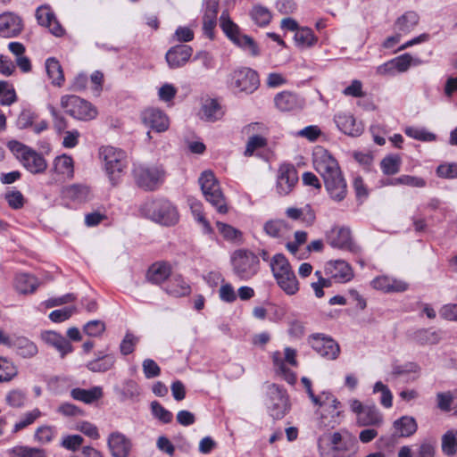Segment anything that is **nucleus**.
I'll return each instance as SVG.
<instances>
[{"mask_svg":"<svg viewBox=\"0 0 457 457\" xmlns=\"http://www.w3.org/2000/svg\"><path fill=\"white\" fill-rule=\"evenodd\" d=\"M324 273L337 283H345L353 278L352 267L344 260H333L325 264Z\"/></svg>","mask_w":457,"mask_h":457,"instance_id":"f3484780","label":"nucleus"},{"mask_svg":"<svg viewBox=\"0 0 457 457\" xmlns=\"http://www.w3.org/2000/svg\"><path fill=\"white\" fill-rule=\"evenodd\" d=\"M193 49L187 45H178L170 47L166 53L165 58L170 69L184 66L190 59Z\"/></svg>","mask_w":457,"mask_h":457,"instance_id":"5701e85b","label":"nucleus"},{"mask_svg":"<svg viewBox=\"0 0 457 457\" xmlns=\"http://www.w3.org/2000/svg\"><path fill=\"white\" fill-rule=\"evenodd\" d=\"M312 348L321 357L328 360H336L340 353L338 344L330 337L324 334H316L310 337Z\"/></svg>","mask_w":457,"mask_h":457,"instance_id":"ddd939ff","label":"nucleus"},{"mask_svg":"<svg viewBox=\"0 0 457 457\" xmlns=\"http://www.w3.org/2000/svg\"><path fill=\"white\" fill-rule=\"evenodd\" d=\"M71 395L74 400L88 404L99 400L103 396V388L99 386H93L90 389L73 388L71 391Z\"/></svg>","mask_w":457,"mask_h":457,"instance_id":"f704fd0d","label":"nucleus"},{"mask_svg":"<svg viewBox=\"0 0 457 457\" xmlns=\"http://www.w3.org/2000/svg\"><path fill=\"white\" fill-rule=\"evenodd\" d=\"M151 412L152 415L163 424L171 422L173 415L172 413L165 409L160 403L154 401L151 403Z\"/></svg>","mask_w":457,"mask_h":457,"instance_id":"5fc2aeb1","label":"nucleus"},{"mask_svg":"<svg viewBox=\"0 0 457 457\" xmlns=\"http://www.w3.org/2000/svg\"><path fill=\"white\" fill-rule=\"evenodd\" d=\"M134 176L139 187L154 191L163 183L165 171L162 166L138 165L134 169Z\"/></svg>","mask_w":457,"mask_h":457,"instance_id":"1a4fd4ad","label":"nucleus"},{"mask_svg":"<svg viewBox=\"0 0 457 457\" xmlns=\"http://www.w3.org/2000/svg\"><path fill=\"white\" fill-rule=\"evenodd\" d=\"M188 204L195 220L203 226L204 231L207 234L212 233V228L204 215L202 203L195 198H190Z\"/></svg>","mask_w":457,"mask_h":457,"instance_id":"a18cd8bd","label":"nucleus"},{"mask_svg":"<svg viewBox=\"0 0 457 457\" xmlns=\"http://www.w3.org/2000/svg\"><path fill=\"white\" fill-rule=\"evenodd\" d=\"M68 197L82 202L85 201L89 195V188L83 185H72L66 189Z\"/></svg>","mask_w":457,"mask_h":457,"instance_id":"bf43d9fd","label":"nucleus"},{"mask_svg":"<svg viewBox=\"0 0 457 457\" xmlns=\"http://www.w3.org/2000/svg\"><path fill=\"white\" fill-rule=\"evenodd\" d=\"M42 339L47 345L54 347L62 357L72 351L71 343L64 337L54 331H46L43 333Z\"/></svg>","mask_w":457,"mask_h":457,"instance_id":"c756f323","label":"nucleus"},{"mask_svg":"<svg viewBox=\"0 0 457 457\" xmlns=\"http://www.w3.org/2000/svg\"><path fill=\"white\" fill-rule=\"evenodd\" d=\"M37 118V115L35 112L30 109H23L17 118V127L21 129L32 127Z\"/></svg>","mask_w":457,"mask_h":457,"instance_id":"4d7b16f0","label":"nucleus"},{"mask_svg":"<svg viewBox=\"0 0 457 457\" xmlns=\"http://www.w3.org/2000/svg\"><path fill=\"white\" fill-rule=\"evenodd\" d=\"M298 181L297 171L291 164L279 167L277 175L276 191L280 195H288Z\"/></svg>","mask_w":457,"mask_h":457,"instance_id":"2eb2a0df","label":"nucleus"},{"mask_svg":"<svg viewBox=\"0 0 457 457\" xmlns=\"http://www.w3.org/2000/svg\"><path fill=\"white\" fill-rule=\"evenodd\" d=\"M83 442L84 439L79 435H67L62 436L60 445L66 450L76 452Z\"/></svg>","mask_w":457,"mask_h":457,"instance_id":"680f3d73","label":"nucleus"},{"mask_svg":"<svg viewBox=\"0 0 457 457\" xmlns=\"http://www.w3.org/2000/svg\"><path fill=\"white\" fill-rule=\"evenodd\" d=\"M330 396L337 402V403H331L327 404L315 405L323 409V411L320 413V420L318 423V425L322 428H334L340 422L339 419L342 412L338 409L341 406V403L331 393Z\"/></svg>","mask_w":457,"mask_h":457,"instance_id":"6ab92c4d","label":"nucleus"},{"mask_svg":"<svg viewBox=\"0 0 457 457\" xmlns=\"http://www.w3.org/2000/svg\"><path fill=\"white\" fill-rule=\"evenodd\" d=\"M290 229V226L284 220H270L263 225L265 234L273 238L284 237Z\"/></svg>","mask_w":457,"mask_h":457,"instance_id":"c9c22d12","label":"nucleus"},{"mask_svg":"<svg viewBox=\"0 0 457 457\" xmlns=\"http://www.w3.org/2000/svg\"><path fill=\"white\" fill-rule=\"evenodd\" d=\"M145 211L151 220L164 226L175 225L179 219L176 206L167 199H156L145 204Z\"/></svg>","mask_w":457,"mask_h":457,"instance_id":"39448f33","label":"nucleus"},{"mask_svg":"<svg viewBox=\"0 0 457 457\" xmlns=\"http://www.w3.org/2000/svg\"><path fill=\"white\" fill-rule=\"evenodd\" d=\"M40 415H41V412L38 409H34L31 411L26 412L21 417L20 421L15 423V425L13 427V432L16 433V432L25 428L29 425L32 424L38 417H40Z\"/></svg>","mask_w":457,"mask_h":457,"instance_id":"0e129e2a","label":"nucleus"},{"mask_svg":"<svg viewBox=\"0 0 457 457\" xmlns=\"http://www.w3.org/2000/svg\"><path fill=\"white\" fill-rule=\"evenodd\" d=\"M23 29L22 20L12 12L0 14V37L9 38L18 36Z\"/></svg>","mask_w":457,"mask_h":457,"instance_id":"aec40b11","label":"nucleus"},{"mask_svg":"<svg viewBox=\"0 0 457 457\" xmlns=\"http://www.w3.org/2000/svg\"><path fill=\"white\" fill-rule=\"evenodd\" d=\"M312 163L315 170L322 179L341 170L337 161L322 146H316L314 148Z\"/></svg>","mask_w":457,"mask_h":457,"instance_id":"9b49d317","label":"nucleus"},{"mask_svg":"<svg viewBox=\"0 0 457 457\" xmlns=\"http://www.w3.org/2000/svg\"><path fill=\"white\" fill-rule=\"evenodd\" d=\"M35 15L38 25L47 28L54 36L60 37L65 34V29L49 5L44 4L37 7Z\"/></svg>","mask_w":457,"mask_h":457,"instance_id":"4468645a","label":"nucleus"},{"mask_svg":"<svg viewBox=\"0 0 457 457\" xmlns=\"http://www.w3.org/2000/svg\"><path fill=\"white\" fill-rule=\"evenodd\" d=\"M12 347L23 358H31L38 352L37 345L32 341L22 337L14 338Z\"/></svg>","mask_w":457,"mask_h":457,"instance_id":"79ce46f5","label":"nucleus"},{"mask_svg":"<svg viewBox=\"0 0 457 457\" xmlns=\"http://www.w3.org/2000/svg\"><path fill=\"white\" fill-rule=\"evenodd\" d=\"M295 43L297 47L310 48L318 41V37L313 31L307 27H300L294 36Z\"/></svg>","mask_w":457,"mask_h":457,"instance_id":"58836bf2","label":"nucleus"},{"mask_svg":"<svg viewBox=\"0 0 457 457\" xmlns=\"http://www.w3.org/2000/svg\"><path fill=\"white\" fill-rule=\"evenodd\" d=\"M231 265L233 273L240 280L247 281L258 273L260 261L253 252L240 249L231 255Z\"/></svg>","mask_w":457,"mask_h":457,"instance_id":"7ed1b4c3","label":"nucleus"},{"mask_svg":"<svg viewBox=\"0 0 457 457\" xmlns=\"http://www.w3.org/2000/svg\"><path fill=\"white\" fill-rule=\"evenodd\" d=\"M267 407L270 415L275 419H281L287 412L288 398L286 392L276 384L268 386Z\"/></svg>","mask_w":457,"mask_h":457,"instance_id":"f8f14e48","label":"nucleus"},{"mask_svg":"<svg viewBox=\"0 0 457 457\" xmlns=\"http://www.w3.org/2000/svg\"><path fill=\"white\" fill-rule=\"evenodd\" d=\"M436 175L439 178L446 179H453L457 178V163L448 162L440 164L436 168Z\"/></svg>","mask_w":457,"mask_h":457,"instance_id":"69168bd1","label":"nucleus"},{"mask_svg":"<svg viewBox=\"0 0 457 457\" xmlns=\"http://www.w3.org/2000/svg\"><path fill=\"white\" fill-rule=\"evenodd\" d=\"M27 400L26 393L21 389H13L7 393L5 401L12 408H21Z\"/></svg>","mask_w":457,"mask_h":457,"instance_id":"6e6d98bb","label":"nucleus"},{"mask_svg":"<svg viewBox=\"0 0 457 457\" xmlns=\"http://www.w3.org/2000/svg\"><path fill=\"white\" fill-rule=\"evenodd\" d=\"M383 415L374 405H366L356 419L360 427H379L383 424Z\"/></svg>","mask_w":457,"mask_h":457,"instance_id":"bb28decb","label":"nucleus"},{"mask_svg":"<svg viewBox=\"0 0 457 457\" xmlns=\"http://www.w3.org/2000/svg\"><path fill=\"white\" fill-rule=\"evenodd\" d=\"M250 16L253 22L260 27L267 26L270 22L272 17L270 11L261 4L253 6L250 11Z\"/></svg>","mask_w":457,"mask_h":457,"instance_id":"49530a36","label":"nucleus"},{"mask_svg":"<svg viewBox=\"0 0 457 457\" xmlns=\"http://www.w3.org/2000/svg\"><path fill=\"white\" fill-rule=\"evenodd\" d=\"M61 106L71 117L80 120H91L97 115V111L89 102L77 96H63Z\"/></svg>","mask_w":457,"mask_h":457,"instance_id":"9d476101","label":"nucleus"},{"mask_svg":"<svg viewBox=\"0 0 457 457\" xmlns=\"http://www.w3.org/2000/svg\"><path fill=\"white\" fill-rule=\"evenodd\" d=\"M401 164L402 160L398 154H390L382 159L380 168L385 175H395L400 171Z\"/></svg>","mask_w":457,"mask_h":457,"instance_id":"de8ad7c7","label":"nucleus"},{"mask_svg":"<svg viewBox=\"0 0 457 457\" xmlns=\"http://www.w3.org/2000/svg\"><path fill=\"white\" fill-rule=\"evenodd\" d=\"M228 86L235 94H253L260 86L259 75L251 68H237L229 74Z\"/></svg>","mask_w":457,"mask_h":457,"instance_id":"423d86ee","label":"nucleus"},{"mask_svg":"<svg viewBox=\"0 0 457 457\" xmlns=\"http://www.w3.org/2000/svg\"><path fill=\"white\" fill-rule=\"evenodd\" d=\"M328 243L334 248L356 252L357 246L353 244L351 231L345 227H334L327 233Z\"/></svg>","mask_w":457,"mask_h":457,"instance_id":"dca6fc26","label":"nucleus"},{"mask_svg":"<svg viewBox=\"0 0 457 457\" xmlns=\"http://www.w3.org/2000/svg\"><path fill=\"white\" fill-rule=\"evenodd\" d=\"M194 39V31L186 26H179L176 29L171 37L172 42L187 43Z\"/></svg>","mask_w":457,"mask_h":457,"instance_id":"338daca9","label":"nucleus"},{"mask_svg":"<svg viewBox=\"0 0 457 457\" xmlns=\"http://www.w3.org/2000/svg\"><path fill=\"white\" fill-rule=\"evenodd\" d=\"M274 103L276 107L281 112H291L301 109L304 104L303 100L297 95L289 91H283L277 94L274 97Z\"/></svg>","mask_w":457,"mask_h":457,"instance_id":"a878e982","label":"nucleus"},{"mask_svg":"<svg viewBox=\"0 0 457 457\" xmlns=\"http://www.w3.org/2000/svg\"><path fill=\"white\" fill-rule=\"evenodd\" d=\"M395 71L399 72L406 71L411 64L417 65L420 62L413 59L409 54H402L392 60Z\"/></svg>","mask_w":457,"mask_h":457,"instance_id":"13d9d810","label":"nucleus"},{"mask_svg":"<svg viewBox=\"0 0 457 457\" xmlns=\"http://www.w3.org/2000/svg\"><path fill=\"white\" fill-rule=\"evenodd\" d=\"M436 445V441L429 439L423 440L413 453V457H434Z\"/></svg>","mask_w":457,"mask_h":457,"instance_id":"052dcab7","label":"nucleus"},{"mask_svg":"<svg viewBox=\"0 0 457 457\" xmlns=\"http://www.w3.org/2000/svg\"><path fill=\"white\" fill-rule=\"evenodd\" d=\"M404 133L416 140L423 141V142H432L435 141L436 136L423 128L417 127H406L404 129Z\"/></svg>","mask_w":457,"mask_h":457,"instance_id":"3c124183","label":"nucleus"},{"mask_svg":"<svg viewBox=\"0 0 457 457\" xmlns=\"http://www.w3.org/2000/svg\"><path fill=\"white\" fill-rule=\"evenodd\" d=\"M270 266L275 279L292 270L288 260L282 253L275 254L270 261Z\"/></svg>","mask_w":457,"mask_h":457,"instance_id":"37998d69","label":"nucleus"},{"mask_svg":"<svg viewBox=\"0 0 457 457\" xmlns=\"http://www.w3.org/2000/svg\"><path fill=\"white\" fill-rule=\"evenodd\" d=\"M116 361L112 353H97V357L87 363V368L92 372H106L112 370Z\"/></svg>","mask_w":457,"mask_h":457,"instance_id":"72a5a7b5","label":"nucleus"},{"mask_svg":"<svg viewBox=\"0 0 457 457\" xmlns=\"http://www.w3.org/2000/svg\"><path fill=\"white\" fill-rule=\"evenodd\" d=\"M297 351L291 347H285L284 352L275 351L271 353V360L274 371L277 375L282 377L288 384L294 385L296 381V376L289 366L297 367Z\"/></svg>","mask_w":457,"mask_h":457,"instance_id":"0eeeda50","label":"nucleus"},{"mask_svg":"<svg viewBox=\"0 0 457 457\" xmlns=\"http://www.w3.org/2000/svg\"><path fill=\"white\" fill-rule=\"evenodd\" d=\"M54 170L64 178L71 179L74 174V162L71 156L62 154L54 159Z\"/></svg>","mask_w":457,"mask_h":457,"instance_id":"c03bdc74","label":"nucleus"},{"mask_svg":"<svg viewBox=\"0 0 457 457\" xmlns=\"http://www.w3.org/2000/svg\"><path fill=\"white\" fill-rule=\"evenodd\" d=\"M278 287L288 295H295L299 290V284L294 270L276 278Z\"/></svg>","mask_w":457,"mask_h":457,"instance_id":"a19ab883","label":"nucleus"},{"mask_svg":"<svg viewBox=\"0 0 457 457\" xmlns=\"http://www.w3.org/2000/svg\"><path fill=\"white\" fill-rule=\"evenodd\" d=\"M107 445L112 457H129L132 447L131 441L118 431L109 435Z\"/></svg>","mask_w":457,"mask_h":457,"instance_id":"4be33fe9","label":"nucleus"},{"mask_svg":"<svg viewBox=\"0 0 457 457\" xmlns=\"http://www.w3.org/2000/svg\"><path fill=\"white\" fill-rule=\"evenodd\" d=\"M9 452L14 457H46L44 450L36 447L19 445L12 447Z\"/></svg>","mask_w":457,"mask_h":457,"instance_id":"8fccbe9b","label":"nucleus"},{"mask_svg":"<svg viewBox=\"0 0 457 457\" xmlns=\"http://www.w3.org/2000/svg\"><path fill=\"white\" fill-rule=\"evenodd\" d=\"M371 287L384 293H401L408 289V284L390 276H378L371 281Z\"/></svg>","mask_w":457,"mask_h":457,"instance_id":"b1692460","label":"nucleus"},{"mask_svg":"<svg viewBox=\"0 0 457 457\" xmlns=\"http://www.w3.org/2000/svg\"><path fill=\"white\" fill-rule=\"evenodd\" d=\"M7 147L29 172L37 174L46 170L47 164L45 158L31 147L17 140L9 141Z\"/></svg>","mask_w":457,"mask_h":457,"instance_id":"f03ea898","label":"nucleus"},{"mask_svg":"<svg viewBox=\"0 0 457 457\" xmlns=\"http://www.w3.org/2000/svg\"><path fill=\"white\" fill-rule=\"evenodd\" d=\"M143 123L156 132H163L169 128V119L166 114L155 108H148L141 114Z\"/></svg>","mask_w":457,"mask_h":457,"instance_id":"412c9836","label":"nucleus"},{"mask_svg":"<svg viewBox=\"0 0 457 457\" xmlns=\"http://www.w3.org/2000/svg\"><path fill=\"white\" fill-rule=\"evenodd\" d=\"M380 393L381 396L379 402L385 408H390L393 404V395L386 385L381 381L375 383L373 386V394Z\"/></svg>","mask_w":457,"mask_h":457,"instance_id":"864d4df0","label":"nucleus"},{"mask_svg":"<svg viewBox=\"0 0 457 457\" xmlns=\"http://www.w3.org/2000/svg\"><path fill=\"white\" fill-rule=\"evenodd\" d=\"M105 330V324L99 320H90L83 327V331L88 337H100Z\"/></svg>","mask_w":457,"mask_h":457,"instance_id":"e2e57ef3","label":"nucleus"},{"mask_svg":"<svg viewBox=\"0 0 457 457\" xmlns=\"http://www.w3.org/2000/svg\"><path fill=\"white\" fill-rule=\"evenodd\" d=\"M224 112L217 100L206 98L203 101L200 117L208 122H214L223 117Z\"/></svg>","mask_w":457,"mask_h":457,"instance_id":"cd10ccee","label":"nucleus"},{"mask_svg":"<svg viewBox=\"0 0 457 457\" xmlns=\"http://www.w3.org/2000/svg\"><path fill=\"white\" fill-rule=\"evenodd\" d=\"M37 278L28 273H18L14 278V287L21 294H31L38 287Z\"/></svg>","mask_w":457,"mask_h":457,"instance_id":"473e14b6","label":"nucleus"},{"mask_svg":"<svg viewBox=\"0 0 457 457\" xmlns=\"http://www.w3.org/2000/svg\"><path fill=\"white\" fill-rule=\"evenodd\" d=\"M46 70L53 85L61 87L63 84L64 75L62 68L57 59L54 57L46 59Z\"/></svg>","mask_w":457,"mask_h":457,"instance_id":"4c0bfd02","label":"nucleus"},{"mask_svg":"<svg viewBox=\"0 0 457 457\" xmlns=\"http://www.w3.org/2000/svg\"><path fill=\"white\" fill-rule=\"evenodd\" d=\"M395 434L398 436H411L418 428L415 419L411 416H403L393 423Z\"/></svg>","mask_w":457,"mask_h":457,"instance_id":"2f4dec72","label":"nucleus"},{"mask_svg":"<svg viewBox=\"0 0 457 457\" xmlns=\"http://www.w3.org/2000/svg\"><path fill=\"white\" fill-rule=\"evenodd\" d=\"M165 290L174 297L186 296L191 292L189 284L181 276H174L168 283Z\"/></svg>","mask_w":457,"mask_h":457,"instance_id":"e433bc0d","label":"nucleus"},{"mask_svg":"<svg viewBox=\"0 0 457 457\" xmlns=\"http://www.w3.org/2000/svg\"><path fill=\"white\" fill-rule=\"evenodd\" d=\"M323 181L325 188L333 201L341 202L345 198L347 185L341 170L323 178Z\"/></svg>","mask_w":457,"mask_h":457,"instance_id":"a211bd4d","label":"nucleus"},{"mask_svg":"<svg viewBox=\"0 0 457 457\" xmlns=\"http://www.w3.org/2000/svg\"><path fill=\"white\" fill-rule=\"evenodd\" d=\"M418 22L419 15L415 12L409 11L396 20L395 26L397 31L406 34L411 32Z\"/></svg>","mask_w":457,"mask_h":457,"instance_id":"ea45409f","label":"nucleus"},{"mask_svg":"<svg viewBox=\"0 0 457 457\" xmlns=\"http://www.w3.org/2000/svg\"><path fill=\"white\" fill-rule=\"evenodd\" d=\"M334 120L338 129L346 135L356 137L363 130L361 123L356 122L351 113L339 112L335 115Z\"/></svg>","mask_w":457,"mask_h":457,"instance_id":"393cba45","label":"nucleus"},{"mask_svg":"<svg viewBox=\"0 0 457 457\" xmlns=\"http://www.w3.org/2000/svg\"><path fill=\"white\" fill-rule=\"evenodd\" d=\"M76 312V307L68 306L62 309L54 310L49 314V319L54 322H62L70 319Z\"/></svg>","mask_w":457,"mask_h":457,"instance_id":"774afa93","label":"nucleus"},{"mask_svg":"<svg viewBox=\"0 0 457 457\" xmlns=\"http://www.w3.org/2000/svg\"><path fill=\"white\" fill-rule=\"evenodd\" d=\"M220 27L225 35L238 47L249 53L253 56L259 54V49L254 40L242 34L239 27L223 12L220 16Z\"/></svg>","mask_w":457,"mask_h":457,"instance_id":"6e6552de","label":"nucleus"},{"mask_svg":"<svg viewBox=\"0 0 457 457\" xmlns=\"http://www.w3.org/2000/svg\"><path fill=\"white\" fill-rule=\"evenodd\" d=\"M442 451L447 456H452L457 452V431L448 430L442 436Z\"/></svg>","mask_w":457,"mask_h":457,"instance_id":"09e8293b","label":"nucleus"},{"mask_svg":"<svg viewBox=\"0 0 457 457\" xmlns=\"http://www.w3.org/2000/svg\"><path fill=\"white\" fill-rule=\"evenodd\" d=\"M441 329L420 328L414 332L413 340L420 345H436L443 339Z\"/></svg>","mask_w":457,"mask_h":457,"instance_id":"7c9ffc66","label":"nucleus"},{"mask_svg":"<svg viewBox=\"0 0 457 457\" xmlns=\"http://www.w3.org/2000/svg\"><path fill=\"white\" fill-rule=\"evenodd\" d=\"M16 366L9 360L0 357V382H9L17 376Z\"/></svg>","mask_w":457,"mask_h":457,"instance_id":"603ef678","label":"nucleus"},{"mask_svg":"<svg viewBox=\"0 0 457 457\" xmlns=\"http://www.w3.org/2000/svg\"><path fill=\"white\" fill-rule=\"evenodd\" d=\"M170 273L171 267L168 262H157L149 267L146 278L153 284H161L170 277Z\"/></svg>","mask_w":457,"mask_h":457,"instance_id":"c85d7f7f","label":"nucleus"},{"mask_svg":"<svg viewBox=\"0 0 457 457\" xmlns=\"http://www.w3.org/2000/svg\"><path fill=\"white\" fill-rule=\"evenodd\" d=\"M99 158L110 182L115 185L127 168V154L121 149L105 145L99 149Z\"/></svg>","mask_w":457,"mask_h":457,"instance_id":"f257e3e1","label":"nucleus"},{"mask_svg":"<svg viewBox=\"0 0 457 457\" xmlns=\"http://www.w3.org/2000/svg\"><path fill=\"white\" fill-rule=\"evenodd\" d=\"M198 181L206 201L209 202L218 212L222 214L226 213L228 212V206L214 173L210 170H204L201 173Z\"/></svg>","mask_w":457,"mask_h":457,"instance_id":"20e7f679","label":"nucleus"}]
</instances>
